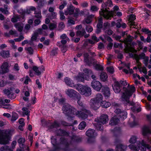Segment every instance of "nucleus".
Listing matches in <instances>:
<instances>
[{
    "label": "nucleus",
    "instance_id": "1",
    "mask_svg": "<svg viewBox=\"0 0 151 151\" xmlns=\"http://www.w3.org/2000/svg\"><path fill=\"white\" fill-rule=\"evenodd\" d=\"M102 8L99 11L100 16H102L106 20H111L114 15H116V11L119 9V7L115 6L114 7L113 11H109L107 9V6L105 3H103L102 5Z\"/></svg>",
    "mask_w": 151,
    "mask_h": 151
},
{
    "label": "nucleus",
    "instance_id": "2",
    "mask_svg": "<svg viewBox=\"0 0 151 151\" xmlns=\"http://www.w3.org/2000/svg\"><path fill=\"white\" fill-rule=\"evenodd\" d=\"M51 143L52 145L53 148L49 150V151H59L61 150L60 145H63L65 146H69V144L68 139L64 137H61L59 140V142H58L56 137L52 136L51 138Z\"/></svg>",
    "mask_w": 151,
    "mask_h": 151
},
{
    "label": "nucleus",
    "instance_id": "3",
    "mask_svg": "<svg viewBox=\"0 0 151 151\" xmlns=\"http://www.w3.org/2000/svg\"><path fill=\"white\" fill-rule=\"evenodd\" d=\"M63 113H89L90 111L85 108H82L81 111H79L77 110L74 107L69 104L64 105L62 108Z\"/></svg>",
    "mask_w": 151,
    "mask_h": 151
},
{
    "label": "nucleus",
    "instance_id": "4",
    "mask_svg": "<svg viewBox=\"0 0 151 151\" xmlns=\"http://www.w3.org/2000/svg\"><path fill=\"white\" fill-rule=\"evenodd\" d=\"M103 96L100 93H98L96 97L90 100V105L93 109L96 110L99 109L100 106L99 104L102 101Z\"/></svg>",
    "mask_w": 151,
    "mask_h": 151
},
{
    "label": "nucleus",
    "instance_id": "5",
    "mask_svg": "<svg viewBox=\"0 0 151 151\" xmlns=\"http://www.w3.org/2000/svg\"><path fill=\"white\" fill-rule=\"evenodd\" d=\"M123 89L126 95L124 93L122 96V98L128 104L129 103V96H131L133 93L136 90L134 86L132 85L131 86L129 90H128L125 87H123Z\"/></svg>",
    "mask_w": 151,
    "mask_h": 151
},
{
    "label": "nucleus",
    "instance_id": "6",
    "mask_svg": "<svg viewBox=\"0 0 151 151\" xmlns=\"http://www.w3.org/2000/svg\"><path fill=\"white\" fill-rule=\"evenodd\" d=\"M76 89L82 95L88 96L91 94V91L90 88L87 86H84L81 84H77Z\"/></svg>",
    "mask_w": 151,
    "mask_h": 151
},
{
    "label": "nucleus",
    "instance_id": "7",
    "mask_svg": "<svg viewBox=\"0 0 151 151\" xmlns=\"http://www.w3.org/2000/svg\"><path fill=\"white\" fill-rule=\"evenodd\" d=\"M127 85V83L126 81L121 80L119 82L115 80L112 85V87L114 91L116 93H118L121 91L122 86H123V87Z\"/></svg>",
    "mask_w": 151,
    "mask_h": 151
},
{
    "label": "nucleus",
    "instance_id": "8",
    "mask_svg": "<svg viewBox=\"0 0 151 151\" xmlns=\"http://www.w3.org/2000/svg\"><path fill=\"white\" fill-rule=\"evenodd\" d=\"M142 135L147 137L148 141H150L151 140L149 135L151 134V129H150L149 127L146 125H144L142 127Z\"/></svg>",
    "mask_w": 151,
    "mask_h": 151
},
{
    "label": "nucleus",
    "instance_id": "9",
    "mask_svg": "<svg viewBox=\"0 0 151 151\" xmlns=\"http://www.w3.org/2000/svg\"><path fill=\"white\" fill-rule=\"evenodd\" d=\"M65 92L68 96L73 99L80 98L79 93L72 89H68Z\"/></svg>",
    "mask_w": 151,
    "mask_h": 151
},
{
    "label": "nucleus",
    "instance_id": "10",
    "mask_svg": "<svg viewBox=\"0 0 151 151\" xmlns=\"http://www.w3.org/2000/svg\"><path fill=\"white\" fill-rule=\"evenodd\" d=\"M112 132L114 134V136L116 137L115 139L114 142L117 143L119 142V140L118 137L121 134V129L119 127H116L112 130Z\"/></svg>",
    "mask_w": 151,
    "mask_h": 151
},
{
    "label": "nucleus",
    "instance_id": "11",
    "mask_svg": "<svg viewBox=\"0 0 151 151\" xmlns=\"http://www.w3.org/2000/svg\"><path fill=\"white\" fill-rule=\"evenodd\" d=\"M75 79L78 82H84L85 79L88 80L89 77L84 73H81L79 74L77 76L75 77Z\"/></svg>",
    "mask_w": 151,
    "mask_h": 151
},
{
    "label": "nucleus",
    "instance_id": "12",
    "mask_svg": "<svg viewBox=\"0 0 151 151\" xmlns=\"http://www.w3.org/2000/svg\"><path fill=\"white\" fill-rule=\"evenodd\" d=\"M108 119V116L106 114H102L99 118L95 119V121L98 123L104 124L106 123Z\"/></svg>",
    "mask_w": 151,
    "mask_h": 151
},
{
    "label": "nucleus",
    "instance_id": "13",
    "mask_svg": "<svg viewBox=\"0 0 151 151\" xmlns=\"http://www.w3.org/2000/svg\"><path fill=\"white\" fill-rule=\"evenodd\" d=\"M91 86L95 90L99 91L103 87L101 83L98 81H93L91 83Z\"/></svg>",
    "mask_w": 151,
    "mask_h": 151
},
{
    "label": "nucleus",
    "instance_id": "14",
    "mask_svg": "<svg viewBox=\"0 0 151 151\" xmlns=\"http://www.w3.org/2000/svg\"><path fill=\"white\" fill-rule=\"evenodd\" d=\"M86 134L89 137L87 139V142H90V138H94L96 135V133L95 132V130L91 129H89L86 131Z\"/></svg>",
    "mask_w": 151,
    "mask_h": 151
},
{
    "label": "nucleus",
    "instance_id": "15",
    "mask_svg": "<svg viewBox=\"0 0 151 151\" xmlns=\"http://www.w3.org/2000/svg\"><path fill=\"white\" fill-rule=\"evenodd\" d=\"M25 12H23L21 14V15H16L13 16L11 19V21L12 22H16L18 21H20L24 19Z\"/></svg>",
    "mask_w": 151,
    "mask_h": 151
},
{
    "label": "nucleus",
    "instance_id": "16",
    "mask_svg": "<svg viewBox=\"0 0 151 151\" xmlns=\"http://www.w3.org/2000/svg\"><path fill=\"white\" fill-rule=\"evenodd\" d=\"M9 63L8 62H4L1 66V70L0 71V73L4 74L8 72L9 70Z\"/></svg>",
    "mask_w": 151,
    "mask_h": 151
},
{
    "label": "nucleus",
    "instance_id": "17",
    "mask_svg": "<svg viewBox=\"0 0 151 151\" xmlns=\"http://www.w3.org/2000/svg\"><path fill=\"white\" fill-rule=\"evenodd\" d=\"M64 81L65 83L68 86L73 88H76L77 87V84H75L72 80L67 77L64 78Z\"/></svg>",
    "mask_w": 151,
    "mask_h": 151
},
{
    "label": "nucleus",
    "instance_id": "18",
    "mask_svg": "<svg viewBox=\"0 0 151 151\" xmlns=\"http://www.w3.org/2000/svg\"><path fill=\"white\" fill-rule=\"evenodd\" d=\"M85 63L88 66H91L93 65L96 63H98V61L93 57H90Z\"/></svg>",
    "mask_w": 151,
    "mask_h": 151
},
{
    "label": "nucleus",
    "instance_id": "19",
    "mask_svg": "<svg viewBox=\"0 0 151 151\" xmlns=\"http://www.w3.org/2000/svg\"><path fill=\"white\" fill-rule=\"evenodd\" d=\"M102 92L104 96L107 98L110 95V91L109 88L107 87L103 86L102 89Z\"/></svg>",
    "mask_w": 151,
    "mask_h": 151
},
{
    "label": "nucleus",
    "instance_id": "20",
    "mask_svg": "<svg viewBox=\"0 0 151 151\" xmlns=\"http://www.w3.org/2000/svg\"><path fill=\"white\" fill-rule=\"evenodd\" d=\"M1 136L9 141L11 136V130H6L4 132L2 131V134L1 135Z\"/></svg>",
    "mask_w": 151,
    "mask_h": 151
},
{
    "label": "nucleus",
    "instance_id": "21",
    "mask_svg": "<svg viewBox=\"0 0 151 151\" xmlns=\"http://www.w3.org/2000/svg\"><path fill=\"white\" fill-rule=\"evenodd\" d=\"M67 116H69L71 114H65ZM76 115H78V116L81 118L83 120L86 119L88 117V116H93V114H73Z\"/></svg>",
    "mask_w": 151,
    "mask_h": 151
},
{
    "label": "nucleus",
    "instance_id": "22",
    "mask_svg": "<svg viewBox=\"0 0 151 151\" xmlns=\"http://www.w3.org/2000/svg\"><path fill=\"white\" fill-rule=\"evenodd\" d=\"M71 141L74 143H79L81 142L82 138L77 136L76 135H73L70 137Z\"/></svg>",
    "mask_w": 151,
    "mask_h": 151
},
{
    "label": "nucleus",
    "instance_id": "23",
    "mask_svg": "<svg viewBox=\"0 0 151 151\" xmlns=\"http://www.w3.org/2000/svg\"><path fill=\"white\" fill-rule=\"evenodd\" d=\"M58 131H60V132L57 134L58 136H60L63 135V136L68 137L69 136L70 132L68 131H67L65 130L62 129L61 128L59 129Z\"/></svg>",
    "mask_w": 151,
    "mask_h": 151
},
{
    "label": "nucleus",
    "instance_id": "24",
    "mask_svg": "<svg viewBox=\"0 0 151 151\" xmlns=\"http://www.w3.org/2000/svg\"><path fill=\"white\" fill-rule=\"evenodd\" d=\"M120 121L119 119L116 117L114 116L110 120L109 124L111 126H114L117 125L119 122Z\"/></svg>",
    "mask_w": 151,
    "mask_h": 151
},
{
    "label": "nucleus",
    "instance_id": "25",
    "mask_svg": "<svg viewBox=\"0 0 151 151\" xmlns=\"http://www.w3.org/2000/svg\"><path fill=\"white\" fill-rule=\"evenodd\" d=\"M127 147L122 144H117L116 147V151H125Z\"/></svg>",
    "mask_w": 151,
    "mask_h": 151
},
{
    "label": "nucleus",
    "instance_id": "26",
    "mask_svg": "<svg viewBox=\"0 0 151 151\" xmlns=\"http://www.w3.org/2000/svg\"><path fill=\"white\" fill-rule=\"evenodd\" d=\"M60 127V123L56 121L54 122L48 126V128L49 129H52L54 128H58Z\"/></svg>",
    "mask_w": 151,
    "mask_h": 151
},
{
    "label": "nucleus",
    "instance_id": "27",
    "mask_svg": "<svg viewBox=\"0 0 151 151\" xmlns=\"http://www.w3.org/2000/svg\"><path fill=\"white\" fill-rule=\"evenodd\" d=\"M94 17V15H91L88 16L86 18L83 22V23L88 24L91 23Z\"/></svg>",
    "mask_w": 151,
    "mask_h": 151
},
{
    "label": "nucleus",
    "instance_id": "28",
    "mask_svg": "<svg viewBox=\"0 0 151 151\" xmlns=\"http://www.w3.org/2000/svg\"><path fill=\"white\" fill-rule=\"evenodd\" d=\"M14 26L17 30L20 32L22 31L23 27V24L20 22L14 24Z\"/></svg>",
    "mask_w": 151,
    "mask_h": 151
},
{
    "label": "nucleus",
    "instance_id": "29",
    "mask_svg": "<svg viewBox=\"0 0 151 151\" xmlns=\"http://www.w3.org/2000/svg\"><path fill=\"white\" fill-rule=\"evenodd\" d=\"M86 33L84 29L82 28L81 30H78L76 32V35L77 36L83 37Z\"/></svg>",
    "mask_w": 151,
    "mask_h": 151
},
{
    "label": "nucleus",
    "instance_id": "30",
    "mask_svg": "<svg viewBox=\"0 0 151 151\" xmlns=\"http://www.w3.org/2000/svg\"><path fill=\"white\" fill-rule=\"evenodd\" d=\"M93 66L96 70L102 71L104 70L103 67L99 63H96Z\"/></svg>",
    "mask_w": 151,
    "mask_h": 151
},
{
    "label": "nucleus",
    "instance_id": "31",
    "mask_svg": "<svg viewBox=\"0 0 151 151\" xmlns=\"http://www.w3.org/2000/svg\"><path fill=\"white\" fill-rule=\"evenodd\" d=\"M0 55L4 58H8L9 57L10 53L9 51H3L0 52Z\"/></svg>",
    "mask_w": 151,
    "mask_h": 151
},
{
    "label": "nucleus",
    "instance_id": "32",
    "mask_svg": "<svg viewBox=\"0 0 151 151\" xmlns=\"http://www.w3.org/2000/svg\"><path fill=\"white\" fill-rule=\"evenodd\" d=\"M134 39V37L130 35L129 34H126V37L125 38V39L124 40H122L123 41H127V42H130Z\"/></svg>",
    "mask_w": 151,
    "mask_h": 151
},
{
    "label": "nucleus",
    "instance_id": "33",
    "mask_svg": "<svg viewBox=\"0 0 151 151\" xmlns=\"http://www.w3.org/2000/svg\"><path fill=\"white\" fill-rule=\"evenodd\" d=\"M124 52L126 53H128L129 52H131L132 53H136L137 50L132 47H130L129 48L124 49Z\"/></svg>",
    "mask_w": 151,
    "mask_h": 151
},
{
    "label": "nucleus",
    "instance_id": "34",
    "mask_svg": "<svg viewBox=\"0 0 151 151\" xmlns=\"http://www.w3.org/2000/svg\"><path fill=\"white\" fill-rule=\"evenodd\" d=\"M32 69L35 72V73L37 76H39L41 74V72L39 70L38 67L36 66H34Z\"/></svg>",
    "mask_w": 151,
    "mask_h": 151
},
{
    "label": "nucleus",
    "instance_id": "35",
    "mask_svg": "<svg viewBox=\"0 0 151 151\" xmlns=\"http://www.w3.org/2000/svg\"><path fill=\"white\" fill-rule=\"evenodd\" d=\"M108 76L106 73L104 72L101 73L100 75V79L101 81H105L106 80Z\"/></svg>",
    "mask_w": 151,
    "mask_h": 151
},
{
    "label": "nucleus",
    "instance_id": "36",
    "mask_svg": "<svg viewBox=\"0 0 151 151\" xmlns=\"http://www.w3.org/2000/svg\"><path fill=\"white\" fill-rule=\"evenodd\" d=\"M103 22L102 17L99 18L98 19V22L97 25V28H101L103 27Z\"/></svg>",
    "mask_w": 151,
    "mask_h": 151
},
{
    "label": "nucleus",
    "instance_id": "37",
    "mask_svg": "<svg viewBox=\"0 0 151 151\" xmlns=\"http://www.w3.org/2000/svg\"><path fill=\"white\" fill-rule=\"evenodd\" d=\"M0 151H13L8 146L4 145L1 147Z\"/></svg>",
    "mask_w": 151,
    "mask_h": 151
},
{
    "label": "nucleus",
    "instance_id": "38",
    "mask_svg": "<svg viewBox=\"0 0 151 151\" xmlns=\"http://www.w3.org/2000/svg\"><path fill=\"white\" fill-rule=\"evenodd\" d=\"M75 9V7L74 6L72 5L69 6L67 9V10L68 11V13H69V14L71 15L73 14L74 12Z\"/></svg>",
    "mask_w": 151,
    "mask_h": 151
},
{
    "label": "nucleus",
    "instance_id": "39",
    "mask_svg": "<svg viewBox=\"0 0 151 151\" xmlns=\"http://www.w3.org/2000/svg\"><path fill=\"white\" fill-rule=\"evenodd\" d=\"M9 142V141L1 136L0 137V144L6 145Z\"/></svg>",
    "mask_w": 151,
    "mask_h": 151
},
{
    "label": "nucleus",
    "instance_id": "40",
    "mask_svg": "<svg viewBox=\"0 0 151 151\" xmlns=\"http://www.w3.org/2000/svg\"><path fill=\"white\" fill-rule=\"evenodd\" d=\"M101 105L103 107L105 108H107L110 106L111 104L109 102L104 101L101 102Z\"/></svg>",
    "mask_w": 151,
    "mask_h": 151
},
{
    "label": "nucleus",
    "instance_id": "41",
    "mask_svg": "<svg viewBox=\"0 0 151 151\" xmlns=\"http://www.w3.org/2000/svg\"><path fill=\"white\" fill-rule=\"evenodd\" d=\"M86 126V123L84 121L81 122L78 126V128L79 129H83Z\"/></svg>",
    "mask_w": 151,
    "mask_h": 151
},
{
    "label": "nucleus",
    "instance_id": "42",
    "mask_svg": "<svg viewBox=\"0 0 151 151\" xmlns=\"http://www.w3.org/2000/svg\"><path fill=\"white\" fill-rule=\"evenodd\" d=\"M83 71L85 73L87 74L88 75H86L87 76H88L91 75V74H93V72L92 70L89 69L87 68H85L83 70Z\"/></svg>",
    "mask_w": 151,
    "mask_h": 151
},
{
    "label": "nucleus",
    "instance_id": "43",
    "mask_svg": "<svg viewBox=\"0 0 151 151\" xmlns=\"http://www.w3.org/2000/svg\"><path fill=\"white\" fill-rule=\"evenodd\" d=\"M18 118L17 114H12V116L10 120L12 122L15 121Z\"/></svg>",
    "mask_w": 151,
    "mask_h": 151
},
{
    "label": "nucleus",
    "instance_id": "44",
    "mask_svg": "<svg viewBox=\"0 0 151 151\" xmlns=\"http://www.w3.org/2000/svg\"><path fill=\"white\" fill-rule=\"evenodd\" d=\"M137 138L135 136H133L131 137L129 140V142L131 144H134L136 142Z\"/></svg>",
    "mask_w": 151,
    "mask_h": 151
},
{
    "label": "nucleus",
    "instance_id": "45",
    "mask_svg": "<svg viewBox=\"0 0 151 151\" xmlns=\"http://www.w3.org/2000/svg\"><path fill=\"white\" fill-rule=\"evenodd\" d=\"M25 141V139L24 138H19L17 141L18 143L20 145H23L24 144Z\"/></svg>",
    "mask_w": 151,
    "mask_h": 151
},
{
    "label": "nucleus",
    "instance_id": "46",
    "mask_svg": "<svg viewBox=\"0 0 151 151\" xmlns=\"http://www.w3.org/2000/svg\"><path fill=\"white\" fill-rule=\"evenodd\" d=\"M106 4V5L107 6V9H109V7H111L112 6V2L111 0H107V2L105 3Z\"/></svg>",
    "mask_w": 151,
    "mask_h": 151
},
{
    "label": "nucleus",
    "instance_id": "47",
    "mask_svg": "<svg viewBox=\"0 0 151 151\" xmlns=\"http://www.w3.org/2000/svg\"><path fill=\"white\" fill-rule=\"evenodd\" d=\"M129 124L131 127H133L138 125L137 123L135 121L134 119L132 122L129 123Z\"/></svg>",
    "mask_w": 151,
    "mask_h": 151
},
{
    "label": "nucleus",
    "instance_id": "48",
    "mask_svg": "<svg viewBox=\"0 0 151 151\" xmlns=\"http://www.w3.org/2000/svg\"><path fill=\"white\" fill-rule=\"evenodd\" d=\"M106 69L108 71L109 73L113 74L114 72V70L113 67L112 66H110L107 67Z\"/></svg>",
    "mask_w": 151,
    "mask_h": 151
},
{
    "label": "nucleus",
    "instance_id": "49",
    "mask_svg": "<svg viewBox=\"0 0 151 151\" xmlns=\"http://www.w3.org/2000/svg\"><path fill=\"white\" fill-rule=\"evenodd\" d=\"M129 147L132 150L135 151H138L137 147L134 145L130 144L129 145Z\"/></svg>",
    "mask_w": 151,
    "mask_h": 151
},
{
    "label": "nucleus",
    "instance_id": "50",
    "mask_svg": "<svg viewBox=\"0 0 151 151\" xmlns=\"http://www.w3.org/2000/svg\"><path fill=\"white\" fill-rule=\"evenodd\" d=\"M35 17L39 19H41L42 18V16L41 15V14L40 12H39L37 13V12L36 11L35 12Z\"/></svg>",
    "mask_w": 151,
    "mask_h": 151
},
{
    "label": "nucleus",
    "instance_id": "51",
    "mask_svg": "<svg viewBox=\"0 0 151 151\" xmlns=\"http://www.w3.org/2000/svg\"><path fill=\"white\" fill-rule=\"evenodd\" d=\"M25 49L28 51L29 54L32 55L33 54L34 50L31 47H29L27 48H26Z\"/></svg>",
    "mask_w": 151,
    "mask_h": 151
},
{
    "label": "nucleus",
    "instance_id": "52",
    "mask_svg": "<svg viewBox=\"0 0 151 151\" xmlns=\"http://www.w3.org/2000/svg\"><path fill=\"white\" fill-rule=\"evenodd\" d=\"M118 116H120L121 120L124 119H126L127 117V114H122V115H120L121 114H116Z\"/></svg>",
    "mask_w": 151,
    "mask_h": 151
},
{
    "label": "nucleus",
    "instance_id": "53",
    "mask_svg": "<svg viewBox=\"0 0 151 151\" xmlns=\"http://www.w3.org/2000/svg\"><path fill=\"white\" fill-rule=\"evenodd\" d=\"M119 42H123L124 43V44L126 45V46L125 47V48L124 49H125L126 48L127 49H128L129 48L130 46H129L130 44L129 43V42H127V41H122V40H120Z\"/></svg>",
    "mask_w": 151,
    "mask_h": 151
},
{
    "label": "nucleus",
    "instance_id": "54",
    "mask_svg": "<svg viewBox=\"0 0 151 151\" xmlns=\"http://www.w3.org/2000/svg\"><path fill=\"white\" fill-rule=\"evenodd\" d=\"M99 8L96 6H91L90 9L93 12H96L98 11Z\"/></svg>",
    "mask_w": 151,
    "mask_h": 151
},
{
    "label": "nucleus",
    "instance_id": "55",
    "mask_svg": "<svg viewBox=\"0 0 151 151\" xmlns=\"http://www.w3.org/2000/svg\"><path fill=\"white\" fill-rule=\"evenodd\" d=\"M60 19L63 20L65 19V16H64V14L62 11L60 10Z\"/></svg>",
    "mask_w": 151,
    "mask_h": 151
},
{
    "label": "nucleus",
    "instance_id": "56",
    "mask_svg": "<svg viewBox=\"0 0 151 151\" xmlns=\"http://www.w3.org/2000/svg\"><path fill=\"white\" fill-rule=\"evenodd\" d=\"M38 36L37 33L35 32L31 37V40L32 41L36 40L37 39Z\"/></svg>",
    "mask_w": 151,
    "mask_h": 151
},
{
    "label": "nucleus",
    "instance_id": "57",
    "mask_svg": "<svg viewBox=\"0 0 151 151\" xmlns=\"http://www.w3.org/2000/svg\"><path fill=\"white\" fill-rule=\"evenodd\" d=\"M24 38L23 35H20L18 38L15 39L14 40L16 42H19L23 40Z\"/></svg>",
    "mask_w": 151,
    "mask_h": 151
},
{
    "label": "nucleus",
    "instance_id": "58",
    "mask_svg": "<svg viewBox=\"0 0 151 151\" xmlns=\"http://www.w3.org/2000/svg\"><path fill=\"white\" fill-rule=\"evenodd\" d=\"M57 25L56 24L54 23H50L49 24V29L51 30L54 29L56 28Z\"/></svg>",
    "mask_w": 151,
    "mask_h": 151
},
{
    "label": "nucleus",
    "instance_id": "59",
    "mask_svg": "<svg viewBox=\"0 0 151 151\" xmlns=\"http://www.w3.org/2000/svg\"><path fill=\"white\" fill-rule=\"evenodd\" d=\"M86 29L88 32H90L93 31V29L91 26L90 25H87L86 27Z\"/></svg>",
    "mask_w": 151,
    "mask_h": 151
},
{
    "label": "nucleus",
    "instance_id": "60",
    "mask_svg": "<svg viewBox=\"0 0 151 151\" xmlns=\"http://www.w3.org/2000/svg\"><path fill=\"white\" fill-rule=\"evenodd\" d=\"M68 47L67 46L63 45L61 47V50L63 53L65 52L68 50Z\"/></svg>",
    "mask_w": 151,
    "mask_h": 151
},
{
    "label": "nucleus",
    "instance_id": "61",
    "mask_svg": "<svg viewBox=\"0 0 151 151\" xmlns=\"http://www.w3.org/2000/svg\"><path fill=\"white\" fill-rule=\"evenodd\" d=\"M96 127L98 130L102 131L103 130V127L101 124H97Z\"/></svg>",
    "mask_w": 151,
    "mask_h": 151
},
{
    "label": "nucleus",
    "instance_id": "62",
    "mask_svg": "<svg viewBox=\"0 0 151 151\" xmlns=\"http://www.w3.org/2000/svg\"><path fill=\"white\" fill-rule=\"evenodd\" d=\"M61 124L62 125L65 126H72V125H70V124L64 121H61Z\"/></svg>",
    "mask_w": 151,
    "mask_h": 151
},
{
    "label": "nucleus",
    "instance_id": "63",
    "mask_svg": "<svg viewBox=\"0 0 151 151\" xmlns=\"http://www.w3.org/2000/svg\"><path fill=\"white\" fill-rule=\"evenodd\" d=\"M136 19L135 16L133 14L130 15L129 17V18L128 21H134Z\"/></svg>",
    "mask_w": 151,
    "mask_h": 151
},
{
    "label": "nucleus",
    "instance_id": "64",
    "mask_svg": "<svg viewBox=\"0 0 151 151\" xmlns=\"http://www.w3.org/2000/svg\"><path fill=\"white\" fill-rule=\"evenodd\" d=\"M60 39H66L67 40H68V42H69L70 40L69 38L66 36L65 34H63L60 36Z\"/></svg>",
    "mask_w": 151,
    "mask_h": 151
}]
</instances>
